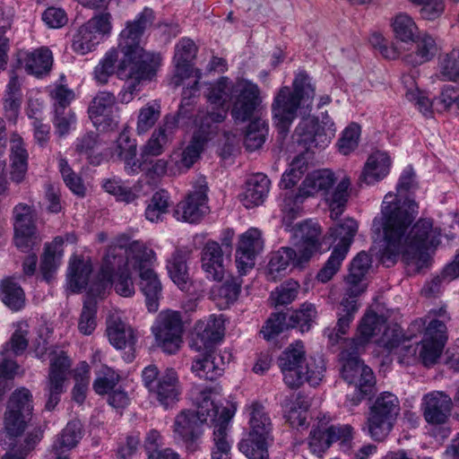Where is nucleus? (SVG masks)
<instances>
[{
	"label": "nucleus",
	"mask_w": 459,
	"mask_h": 459,
	"mask_svg": "<svg viewBox=\"0 0 459 459\" xmlns=\"http://www.w3.org/2000/svg\"><path fill=\"white\" fill-rule=\"evenodd\" d=\"M14 245L22 252L29 253L39 247L41 238L37 229L36 210L26 204L19 203L13 207Z\"/></svg>",
	"instance_id": "9"
},
{
	"label": "nucleus",
	"mask_w": 459,
	"mask_h": 459,
	"mask_svg": "<svg viewBox=\"0 0 459 459\" xmlns=\"http://www.w3.org/2000/svg\"><path fill=\"white\" fill-rule=\"evenodd\" d=\"M169 195L165 190L155 192L145 209V218L152 222L162 221L169 212Z\"/></svg>",
	"instance_id": "55"
},
{
	"label": "nucleus",
	"mask_w": 459,
	"mask_h": 459,
	"mask_svg": "<svg viewBox=\"0 0 459 459\" xmlns=\"http://www.w3.org/2000/svg\"><path fill=\"white\" fill-rule=\"evenodd\" d=\"M198 91V82L195 81L190 88L183 90L182 101L178 112L176 115H167L163 123L156 129L142 151L143 163L147 162L149 156H158L163 152L164 146L172 139L178 126V117L184 105L189 104L193 94Z\"/></svg>",
	"instance_id": "11"
},
{
	"label": "nucleus",
	"mask_w": 459,
	"mask_h": 459,
	"mask_svg": "<svg viewBox=\"0 0 459 459\" xmlns=\"http://www.w3.org/2000/svg\"><path fill=\"white\" fill-rule=\"evenodd\" d=\"M204 422L194 414L193 411H183L175 419V438L179 439L189 453L200 448V439L203 436Z\"/></svg>",
	"instance_id": "16"
},
{
	"label": "nucleus",
	"mask_w": 459,
	"mask_h": 459,
	"mask_svg": "<svg viewBox=\"0 0 459 459\" xmlns=\"http://www.w3.org/2000/svg\"><path fill=\"white\" fill-rule=\"evenodd\" d=\"M204 150V141L195 136L179 153H175V165L180 172H186L199 160Z\"/></svg>",
	"instance_id": "49"
},
{
	"label": "nucleus",
	"mask_w": 459,
	"mask_h": 459,
	"mask_svg": "<svg viewBox=\"0 0 459 459\" xmlns=\"http://www.w3.org/2000/svg\"><path fill=\"white\" fill-rule=\"evenodd\" d=\"M208 186L204 178L197 179L184 200L173 210V216L178 221L189 223L199 222L208 213Z\"/></svg>",
	"instance_id": "13"
},
{
	"label": "nucleus",
	"mask_w": 459,
	"mask_h": 459,
	"mask_svg": "<svg viewBox=\"0 0 459 459\" xmlns=\"http://www.w3.org/2000/svg\"><path fill=\"white\" fill-rule=\"evenodd\" d=\"M50 355L48 378L44 389L47 396L45 409L48 411H53L60 402V396L65 392V375L71 367V361L65 351H53Z\"/></svg>",
	"instance_id": "14"
},
{
	"label": "nucleus",
	"mask_w": 459,
	"mask_h": 459,
	"mask_svg": "<svg viewBox=\"0 0 459 459\" xmlns=\"http://www.w3.org/2000/svg\"><path fill=\"white\" fill-rule=\"evenodd\" d=\"M196 51L197 48L190 39H183L177 45L174 56L176 71L171 80L175 87L180 86L182 81L191 75V60L195 56Z\"/></svg>",
	"instance_id": "30"
},
{
	"label": "nucleus",
	"mask_w": 459,
	"mask_h": 459,
	"mask_svg": "<svg viewBox=\"0 0 459 459\" xmlns=\"http://www.w3.org/2000/svg\"><path fill=\"white\" fill-rule=\"evenodd\" d=\"M115 102V95L108 91L99 92L91 100L88 108L89 117L98 129H112L117 125V121L109 116Z\"/></svg>",
	"instance_id": "23"
},
{
	"label": "nucleus",
	"mask_w": 459,
	"mask_h": 459,
	"mask_svg": "<svg viewBox=\"0 0 459 459\" xmlns=\"http://www.w3.org/2000/svg\"><path fill=\"white\" fill-rule=\"evenodd\" d=\"M294 141L303 145L307 150L313 148H324L329 143L331 136H328L317 120H302L295 128L293 134Z\"/></svg>",
	"instance_id": "26"
},
{
	"label": "nucleus",
	"mask_w": 459,
	"mask_h": 459,
	"mask_svg": "<svg viewBox=\"0 0 459 459\" xmlns=\"http://www.w3.org/2000/svg\"><path fill=\"white\" fill-rule=\"evenodd\" d=\"M83 436L82 424L79 420H70L56 437L51 450L63 455H68L75 447Z\"/></svg>",
	"instance_id": "38"
},
{
	"label": "nucleus",
	"mask_w": 459,
	"mask_h": 459,
	"mask_svg": "<svg viewBox=\"0 0 459 459\" xmlns=\"http://www.w3.org/2000/svg\"><path fill=\"white\" fill-rule=\"evenodd\" d=\"M447 338L446 324L438 319H431L426 327L420 351V358L425 366L429 367L437 363Z\"/></svg>",
	"instance_id": "15"
},
{
	"label": "nucleus",
	"mask_w": 459,
	"mask_h": 459,
	"mask_svg": "<svg viewBox=\"0 0 459 459\" xmlns=\"http://www.w3.org/2000/svg\"><path fill=\"white\" fill-rule=\"evenodd\" d=\"M32 394L25 387L16 389L9 398L4 413V429L8 436H21L32 414Z\"/></svg>",
	"instance_id": "10"
},
{
	"label": "nucleus",
	"mask_w": 459,
	"mask_h": 459,
	"mask_svg": "<svg viewBox=\"0 0 459 459\" xmlns=\"http://www.w3.org/2000/svg\"><path fill=\"white\" fill-rule=\"evenodd\" d=\"M320 235L319 225L311 221L299 223L294 229V244L300 254L301 260L308 261L321 248Z\"/></svg>",
	"instance_id": "22"
},
{
	"label": "nucleus",
	"mask_w": 459,
	"mask_h": 459,
	"mask_svg": "<svg viewBox=\"0 0 459 459\" xmlns=\"http://www.w3.org/2000/svg\"><path fill=\"white\" fill-rule=\"evenodd\" d=\"M271 181L266 175L257 173L252 175L246 182L240 201L247 208H253L262 204L268 195Z\"/></svg>",
	"instance_id": "31"
},
{
	"label": "nucleus",
	"mask_w": 459,
	"mask_h": 459,
	"mask_svg": "<svg viewBox=\"0 0 459 459\" xmlns=\"http://www.w3.org/2000/svg\"><path fill=\"white\" fill-rule=\"evenodd\" d=\"M336 178L332 170L318 169L307 174L299 188L307 197L317 193H322L325 195L333 187Z\"/></svg>",
	"instance_id": "35"
},
{
	"label": "nucleus",
	"mask_w": 459,
	"mask_h": 459,
	"mask_svg": "<svg viewBox=\"0 0 459 459\" xmlns=\"http://www.w3.org/2000/svg\"><path fill=\"white\" fill-rule=\"evenodd\" d=\"M183 332L181 314L178 311L160 312L152 326L157 346L169 354H175L179 350Z\"/></svg>",
	"instance_id": "8"
},
{
	"label": "nucleus",
	"mask_w": 459,
	"mask_h": 459,
	"mask_svg": "<svg viewBox=\"0 0 459 459\" xmlns=\"http://www.w3.org/2000/svg\"><path fill=\"white\" fill-rule=\"evenodd\" d=\"M100 40L101 37L84 24L74 37L73 49L78 54L84 55L92 51Z\"/></svg>",
	"instance_id": "58"
},
{
	"label": "nucleus",
	"mask_w": 459,
	"mask_h": 459,
	"mask_svg": "<svg viewBox=\"0 0 459 459\" xmlns=\"http://www.w3.org/2000/svg\"><path fill=\"white\" fill-rule=\"evenodd\" d=\"M116 152L124 160L128 173H135L143 164L135 160L136 143L130 138L126 132H122L117 140Z\"/></svg>",
	"instance_id": "44"
},
{
	"label": "nucleus",
	"mask_w": 459,
	"mask_h": 459,
	"mask_svg": "<svg viewBox=\"0 0 459 459\" xmlns=\"http://www.w3.org/2000/svg\"><path fill=\"white\" fill-rule=\"evenodd\" d=\"M247 411L249 412L248 433L255 437L273 440V425L264 406L258 402H254L247 407Z\"/></svg>",
	"instance_id": "34"
},
{
	"label": "nucleus",
	"mask_w": 459,
	"mask_h": 459,
	"mask_svg": "<svg viewBox=\"0 0 459 459\" xmlns=\"http://www.w3.org/2000/svg\"><path fill=\"white\" fill-rule=\"evenodd\" d=\"M352 352L343 351L341 352L342 361L341 376L349 385H354L355 393L348 400L352 406H357L365 399H370L376 392V377L372 369Z\"/></svg>",
	"instance_id": "6"
},
{
	"label": "nucleus",
	"mask_w": 459,
	"mask_h": 459,
	"mask_svg": "<svg viewBox=\"0 0 459 459\" xmlns=\"http://www.w3.org/2000/svg\"><path fill=\"white\" fill-rule=\"evenodd\" d=\"M191 251L186 248H177L167 262V270L170 279L181 290L187 287L189 273L186 261Z\"/></svg>",
	"instance_id": "36"
},
{
	"label": "nucleus",
	"mask_w": 459,
	"mask_h": 459,
	"mask_svg": "<svg viewBox=\"0 0 459 459\" xmlns=\"http://www.w3.org/2000/svg\"><path fill=\"white\" fill-rule=\"evenodd\" d=\"M357 230L356 221L347 218L342 222L330 228V236L334 240H339L335 247L349 251Z\"/></svg>",
	"instance_id": "52"
},
{
	"label": "nucleus",
	"mask_w": 459,
	"mask_h": 459,
	"mask_svg": "<svg viewBox=\"0 0 459 459\" xmlns=\"http://www.w3.org/2000/svg\"><path fill=\"white\" fill-rule=\"evenodd\" d=\"M92 273L91 262H84L82 259H74L70 262L67 281L69 289L74 293H79L85 290Z\"/></svg>",
	"instance_id": "42"
},
{
	"label": "nucleus",
	"mask_w": 459,
	"mask_h": 459,
	"mask_svg": "<svg viewBox=\"0 0 459 459\" xmlns=\"http://www.w3.org/2000/svg\"><path fill=\"white\" fill-rule=\"evenodd\" d=\"M138 286L145 298V305L149 312H157L162 298V283L159 274L153 268H141L138 273Z\"/></svg>",
	"instance_id": "27"
},
{
	"label": "nucleus",
	"mask_w": 459,
	"mask_h": 459,
	"mask_svg": "<svg viewBox=\"0 0 459 459\" xmlns=\"http://www.w3.org/2000/svg\"><path fill=\"white\" fill-rule=\"evenodd\" d=\"M230 115L235 122L249 120L261 103L260 90L257 84L242 81L231 85Z\"/></svg>",
	"instance_id": "12"
},
{
	"label": "nucleus",
	"mask_w": 459,
	"mask_h": 459,
	"mask_svg": "<svg viewBox=\"0 0 459 459\" xmlns=\"http://www.w3.org/2000/svg\"><path fill=\"white\" fill-rule=\"evenodd\" d=\"M390 166L391 160L387 153L379 151L373 152L368 158L359 178V184L372 185L382 180L389 173Z\"/></svg>",
	"instance_id": "33"
},
{
	"label": "nucleus",
	"mask_w": 459,
	"mask_h": 459,
	"mask_svg": "<svg viewBox=\"0 0 459 459\" xmlns=\"http://www.w3.org/2000/svg\"><path fill=\"white\" fill-rule=\"evenodd\" d=\"M241 283L238 277L230 276L221 285L212 289V293L221 306L229 307L237 301L241 291Z\"/></svg>",
	"instance_id": "54"
},
{
	"label": "nucleus",
	"mask_w": 459,
	"mask_h": 459,
	"mask_svg": "<svg viewBox=\"0 0 459 459\" xmlns=\"http://www.w3.org/2000/svg\"><path fill=\"white\" fill-rule=\"evenodd\" d=\"M452 404L451 398L443 392H433L424 395V419L431 425L444 424L451 414Z\"/></svg>",
	"instance_id": "25"
},
{
	"label": "nucleus",
	"mask_w": 459,
	"mask_h": 459,
	"mask_svg": "<svg viewBox=\"0 0 459 459\" xmlns=\"http://www.w3.org/2000/svg\"><path fill=\"white\" fill-rule=\"evenodd\" d=\"M108 340L116 349L134 351L137 342L135 331L122 321L114 322L107 329Z\"/></svg>",
	"instance_id": "41"
},
{
	"label": "nucleus",
	"mask_w": 459,
	"mask_h": 459,
	"mask_svg": "<svg viewBox=\"0 0 459 459\" xmlns=\"http://www.w3.org/2000/svg\"><path fill=\"white\" fill-rule=\"evenodd\" d=\"M149 392L165 408L174 404L180 394L177 372L167 368Z\"/></svg>",
	"instance_id": "29"
},
{
	"label": "nucleus",
	"mask_w": 459,
	"mask_h": 459,
	"mask_svg": "<svg viewBox=\"0 0 459 459\" xmlns=\"http://www.w3.org/2000/svg\"><path fill=\"white\" fill-rule=\"evenodd\" d=\"M103 189L111 195H114L117 202L131 204L138 195L134 193L131 187L125 186L119 178H106L102 181Z\"/></svg>",
	"instance_id": "60"
},
{
	"label": "nucleus",
	"mask_w": 459,
	"mask_h": 459,
	"mask_svg": "<svg viewBox=\"0 0 459 459\" xmlns=\"http://www.w3.org/2000/svg\"><path fill=\"white\" fill-rule=\"evenodd\" d=\"M385 323L384 316L377 315L376 312L366 313L359 322L357 336L351 340L352 349L358 351L360 347L368 343L371 338L380 332Z\"/></svg>",
	"instance_id": "37"
},
{
	"label": "nucleus",
	"mask_w": 459,
	"mask_h": 459,
	"mask_svg": "<svg viewBox=\"0 0 459 459\" xmlns=\"http://www.w3.org/2000/svg\"><path fill=\"white\" fill-rule=\"evenodd\" d=\"M393 26L397 39L403 42L415 41L418 35V27L409 15L398 14Z\"/></svg>",
	"instance_id": "64"
},
{
	"label": "nucleus",
	"mask_w": 459,
	"mask_h": 459,
	"mask_svg": "<svg viewBox=\"0 0 459 459\" xmlns=\"http://www.w3.org/2000/svg\"><path fill=\"white\" fill-rule=\"evenodd\" d=\"M126 242V239H118L117 243L108 246L98 274V281L91 288V291L100 294L114 284L119 296L129 298L135 293L128 267Z\"/></svg>",
	"instance_id": "5"
},
{
	"label": "nucleus",
	"mask_w": 459,
	"mask_h": 459,
	"mask_svg": "<svg viewBox=\"0 0 459 459\" xmlns=\"http://www.w3.org/2000/svg\"><path fill=\"white\" fill-rule=\"evenodd\" d=\"M201 267L208 280L221 281L230 264V255H225L221 246L214 241L208 240L201 251Z\"/></svg>",
	"instance_id": "18"
},
{
	"label": "nucleus",
	"mask_w": 459,
	"mask_h": 459,
	"mask_svg": "<svg viewBox=\"0 0 459 459\" xmlns=\"http://www.w3.org/2000/svg\"><path fill=\"white\" fill-rule=\"evenodd\" d=\"M22 102V95L18 81V76L13 74L6 86L4 99V109L9 120H16Z\"/></svg>",
	"instance_id": "47"
},
{
	"label": "nucleus",
	"mask_w": 459,
	"mask_h": 459,
	"mask_svg": "<svg viewBox=\"0 0 459 459\" xmlns=\"http://www.w3.org/2000/svg\"><path fill=\"white\" fill-rule=\"evenodd\" d=\"M273 440L247 435L238 443V450L248 459H270L268 447Z\"/></svg>",
	"instance_id": "46"
},
{
	"label": "nucleus",
	"mask_w": 459,
	"mask_h": 459,
	"mask_svg": "<svg viewBox=\"0 0 459 459\" xmlns=\"http://www.w3.org/2000/svg\"><path fill=\"white\" fill-rule=\"evenodd\" d=\"M11 179L16 184L22 183L28 171L29 154L21 138L13 141L11 147Z\"/></svg>",
	"instance_id": "43"
},
{
	"label": "nucleus",
	"mask_w": 459,
	"mask_h": 459,
	"mask_svg": "<svg viewBox=\"0 0 459 459\" xmlns=\"http://www.w3.org/2000/svg\"><path fill=\"white\" fill-rule=\"evenodd\" d=\"M317 316V311L314 304L303 303L300 307L294 310L288 318V326L290 328L299 327L302 333L308 332Z\"/></svg>",
	"instance_id": "50"
},
{
	"label": "nucleus",
	"mask_w": 459,
	"mask_h": 459,
	"mask_svg": "<svg viewBox=\"0 0 459 459\" xmlns=\"http://www.w3.org/2000/svg\"><path fill=\"white\" fill-rule=\"evenodd\" d=\"M415 49L404 56V61L411 66H418L430 61L437 54V48L435 39L424 34L420 37L417 35L415 41Z\"/></svg>",
	"instance_id": "39"
},
{
	"label": "nucleus",
	"mask_w": 459,
	"mask_h": 459,
	"mask_svg": "<svg viewBox=\"0 0 459 459\" xmlns=\"http://www.w3.org/2000/svg\"><path fill=\"white\" fill-rule=\"evenodd\" d=\"M325 371V360L321 356H310L306 358L303 363V370H300L302 384L307 382L316 386L321 382Z\"/></svg>",
	"instance_id": "56"
},
{
	"label": "nucleus",
	"mask_w": 459,
	"mask_h": 459,
	"mask_svg": "<svg viewBox=\"0 0 459 459\" xmlns=\"http://www.w3.org/2000/svg\"><path fill=\"white\" fill-rule=\"evenodd\" d=\"M119 57V50L117 48L109 49L100 63L94 68V79L100 84H105L114 74H117Z\"/></svg>",
	"instance_id": "51"
},
{
	"label": "nucleus",
	"mask_w": 459,
	"mask_h": 459,
	"mask_svg": "<svg viewBox=\"0 0 459 459\" xmlns=\"http://www.w3.org/2000/svg\"><path fill=\"white\" fill-rule=\"evenodd\" d=\"M223 357L215 350H202L193 359L191 369L196 377L207 381H215L224 372Z\"/></svg>",
	"instance_id": "24"
},
{
	"label": "nucleus",
	"mask_w": 459,
	"mask_h": 459,
	"mask_svg": "<svg viewBox=\"0 0 459 459\" xmlns=\"http://www.w3.org/2000/svg\"><path fill=\"white\" fill-rule=\"evenodd\" d=\"M212 388H204L199 392L196 397L197 410L193 411L194 414H197L203 422H211L216 420L219 414V406L211 399Z\"/></svg>",
	"instance_id": "57"
},
{
	"label": "nucleus",
	"mask_w": 459,
	"mask_h": 459,
	"mask_svg": "<svg viewBox=\"0 0 459 459\" xmlns=\"http://www.w3.org/2000/svg\"><path fill=\"white\" fill-rule=\"evenodd\" d=\"M153 11L144 8L134 22H127L120 33L118 48L123 54L117 69V77L126 81L118 94L121 103H129L140 91V85L152 81L161 65L159 53L148 52L140 46L144 30L153 21Z\"/></svg>",
	"instance_id": "2"
},
{
	"label": "nucleus",
	"mask_w": 459,
	"mask_h": 459,
	"mask_svg": "<svg viewBox=\"0 0 459 459\" xmlns=\"http://www.w3.org/2000/svg\"><path fill=\"white\" fill-rule=\"evenodd\" d=\"M307 197L299 190L297 193L290 192L286 194L281 207L283 224L287 227L291 225L292 221L299 215L301 204Z\"/></svg>",
	"instance_id": "61"
},
{
	"label": "nucleus",
	"mask_w": 459,
	"mask_h": 459,
	"mask_svg": "<svg viewBox=\"0 0 459 459\" xmlns=\"http://www.w3.org/2000/svg\"><path fill=\"white\" fill-rule=\"evenodd\" d=\"M64 238L56 236L51 242L45 244L39 270L43 280L47 282H50L52 281L61 264V259L64 254Z\"/></svg>",
	"instance_id": "32"
},
{
	"label": "nucleus",
	"mask_w": 459,
	"mask_h": 459,
	"mask_svg": "<svg viewBox=\"0 0 459 459\" xmlns=\"http://www.w3.org/2000/svg\"><path fill=\"white\" fill-rule=\"evenodd\" d=\"M268 132L266 123L256 118L252 120L247 127L244 136V145L249 152L255 151L262 147Z\"/></svg>",
	"instance_id": "53"
},
{
	"label": "nucleus",
	"mask_w": 459,
	"mask_h": 459,
	"mask_svg": "<svg viewBox=\"0 0 459 459\" xmlns=\"http://www.w3.org/2000/svg\"><path fill=\"white\" fill-rule=\"evenodd\" d=\"M0 299L11 310L20 311L25 307L26 296L21 285L7 277L0 281Z\"/></svg>",
	"instance_id": "40"
},
{
	"label": "nucleus",
	"mask_w": 459,
	"mask_h": 459,
	"mask_svg": "<svg viewBox=\"0 0 459 459\" xmlns=\"http://www.w3.org/2000/svg\"><path fill=\"white\" fill-rule=\"evenodd\" d=\"M305 349L301 342L290 344L278 358V365L283 375L284 383L291 389L302 385L300 370H303Z\"/></svg>",
	"instance_id": "17"
},
{
	"label": "nucleus",
	"mask_w": 459,
	"mask_h": 459,
	"mask_svg": "<svg viewBox=\"0 0 459 459\" xmlns=\"http://www.w3.org/2000/svg\"><path fill=\"white\" fill-rule=\"evenodd\" d=\"M347 253V250L334 247L330 257L317 273L316 279L324 283L330 281L340 269L342 262L346 257Z\"/></svg>",
	"instance_id": "63"
},
{
	"label": "nucleus",
	"mask_w": 459,
	"mask_h": 459,
	"mask_svg": "<svg viewBox=\"0 0 459 459\" xmlns=\"http://www.w3.org/2000/svg\"><path fill=\"white\" fill-rule=\"evenodd\" d=\"M52 64V52L48 48H41L32 52H19L14 67L23 66L29 74L40 77L49 73Z\"/></svg>",
	"instance_id": "28"
},
{
	"label": "nucleus",
	"mask_w": 459,
	"mask_h": 459,
	"mask_svg": "<svg viewBox=\"0 0 459 459\" xmlns=\"http://www.w3.org/2000/svg\"><path fill=\"white\" fill-rule=\"evenodd\" d=\"M315 94V86L305 71L295 76L292 89L283 86L279 90L272 104V112L281 138L283 139L289 133L299 110L304 117L308 114Z\"/></svg>",
	"instance_id": "3"
},
{
	"label": "nucleus",
	"mask_w": 459,
	"mask_h": 459,
	"mask_svg": "<svg viewBox=\"0 0 459 459\" xmlns=\"http://www.w3.org/2000/svg\"><path fill=\"white\" fill-rule=\"evenodd\" d=\"M222 336L221 320L211 316L207 321H198L195 324L189 346L197 352L202 350H215V344L221 341Z\"/></svg>",
	"instance_id": "21"
},
{
	"label": "nucleus",
	"mask_w": 459,
	"mask_h": 459,
	"mask_svg": "<svg viewBox=\"0 0 459 459\" xmlns=\"http://www.w3.org/2000/svg\"><path fill=\"white\" fill-rule=\"evenodd\" d=\"M306 261L301 260L300 254L291 247H281L274 252L268 264V270L272 275L281 273L285 271L289 265H301Z\"/></svg>",
	"instance_id": "48"
},
{
	"label": "nucleus",
	"mask_w": 459,
	"mask_h": 459,
	"mask_svg": "<svg viewBox=\"0 0 459 459\" xmlns=\"http://www.w3.org/2000/svg\"><path fill=\"white\" fill-rule=\"evenodd\" d=\"M263 247L264 241L258 230L250 229L240 236L236 250V264L240 275L253 269L255 257Z\"/></svg>",
	"instance_id": "19"
},
{
	"label": "nucleus",
	"mask_w": 459,
	"mask_h": 459,
	"mask_svg": "<svg viewBox=\"0 0 459 459\" xmlns=\"http://www.w3.org/2000/svg\"><path fill=\"white\" fill-rule=\"evenodd\" d=\"M227 114L228 108H212L211 111L200 117L199 131L206 138L216 131L218 124L225 120Z\"/></svg>",
	"instance_id": "62"
},
{
	"label": "nucleus",
	"mask_w": 459,
	"mask_h": 459,
	"mask_svg": "<svg viewBox=\"0 0 459 459\" xmlns=\"http://www.w3.org/2000/svg\"><path fill=\"white\" fill-rule=\"evenodd\" d=\"M351 181L345 178L342 179L333 191H329L325 195V201L329 204L330 216L333 220H337L343 212L349 198V189Z\"/></svg>",
	"instance_id": "45"
},
{
	"label": "nucleus",
	"mask_w": 459,
	"mask_h": 459,
	"mask_svg": "<svg viewBox=\"0 0 459 459\" xmlns=\"http://www.w3.org/2000/svg\"><path fill=\"white\" fill-rule=\"evenodd\" d=\"M400 413V402L389 392L380 394L369 407L366 427L370 437L384 441L391 433Z\"/></svg>",
	"instance_id": "7"
},
{
	"label": "nucleus",
	"mask_w": 459,
	"mask_h": 459,
	"mask_svg": "<svg viewBox=\"0 0 459 459\" xmlns=\"http://www.w3.org/2000/svg\"><path fill=\"white\" fill-rule=\"evenodd\" d=\"M371 263V257L365 251L359 252L351 263L349 273L346 276L348 288L338 308L336 326L325 331L333 343L338 342L350 329L359 310L358 299L366 290V285L362 283V281L368 273Z\"/></svg>",
	"instance_id": "4"
},
{
	"label": "nucleus",
	"mask_w": 459,
	"mask_h": 459,
	"mask_svg": "<svg viewBox=\"0 0 459 459\" xmlns=\"http://www.w3.org/2000/svg\"><path fill=\"white\" fill-rule=\"evenodd\" d=\"M414 199L401 202L391 194L384 197L379 217L372 222V230L383 232L385 242L380 260L387 267L394 265L401 252H415L436 248L440 244L441 230L430 218H420Z\"/></svg>",
	"instance_id": "1"
},
{
	"label": "nucleus",
	"mask_w": 459,
	"mask_h": 459,
	"mask_svg": "<svg viewBox=\"0 0 459 459\" xmlns=\"http://www.w3.org/2000/svg\"><path fill=\"white\" fill-rule=\"evenodd\" d=\"M351 430L352 428L350 425L314 427L308 437L309 448L313 454L322 456L333 442L338 440L345 442L351 439Z\"/></svg>",
	"instance_id": "20"
},
{
	"label": "nucleus",
	"mask_w": 459,
	"mask_h": 459,
	"mask_svg": "<svg viewBox=\"0 0 459 459\" xmlns=\"http://www.w3.org/2000/svg\"><path fill=\"white\" fill-rule=\"evenodd\" d=\"M97 301L94 298H87L82 306L78 322V329L84 335H90L96 328Z\"/></svg>",
	"instance_id": "59"
}]
</instances>
